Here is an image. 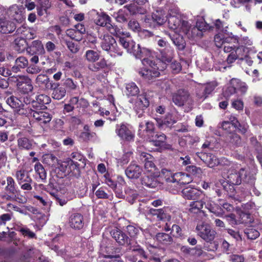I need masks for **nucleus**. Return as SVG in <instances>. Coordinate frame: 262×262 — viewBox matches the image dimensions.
I'll return each mask as SVG.
<instances>
[{
  "label": "nucleus",
  "mask_w": 262,
  "mask_h": 262,
  "mask_svg": "<svg viewBox=\"0 0 262 262\" xmlns=\"http://www.w3.org/2000/svg\"><path fill=\"white\" fill-rule=\"evenodd\" d=\"M227 182L235 185H238L243 182L253 187L255 184V178L249 168H242L238 171L229 173Z\"/></svg>",
  "instance_id": "obj_1"
},
{
  "label": "nucleus",
  "mask_w": 262,
  "mask_h": 262,
  "mask_svg": "<svg viewBox=\"0 0 262 262\" xmlns=\"http://www.w3.org/2000/svg\"><path fill=\"white\" fill-rule=\"evenodd\" d=\"M100 44L102 50L106 51L112 57L120 56L123 54V51L118 46L115 39L112 35L104 34Z\"/></svg>",
  "instance_id": "obj_2"
},
{
  "label": "nucleus",
  "mask_w": 262,
  "mask_h": 262,
  "mask_svg": "<svg viewBox=\"0 0 262 262\" xmlns=\"http://www.w3.org/2000/svg\"><path fill=\"white\" fill-rule=\"evenodd\" d=\"M94 21L98 26L105 27L107 31L114 36H120L122 34L121 29L117 25L112 24L111 18L104 12L98 13Z\"/></svg>",
  "instance_id": "obj_3"
},
{
  "label": "nucleus",
  "mask_w": 262,
  "mask_h": 262,
  "mask_svg": "<svg viewBox=\"0 0 262 262\" xmlns=\"http://www.w3.org/2000/svg\"><path fill=\"white\" fill-rule=\"evenodd\" d=\"M129 102L133 104V109L139 118L142 117L150 104L149 98L146 93L138 95L135 99H130Z\"/></svg>",
  "instance_id": "obj_4"
},
{
  "label": "nucleus",
  "mask_w": 262,
  "mask_h": 262,
  "mask_svg": "<svg viewBox=\"0 0 262 262\" xmlns=\"http://www.w3.org/2000/svg\"><path fill=\"white\" fill-rule=\"evenodd\" d=\"M14 177L22 190L27 192L32 190V184L33 181L28 171L23 168L17 170L15 172Z\"/></svg>",
  "instance_id": "obj_5"
},
{
  "label": "nucleus",
  "mask_w": 262,
  "mask_h": 262,
  "mask_svg": "<svg viewBox=\"0 0 262 262\" xmlns=\"http://www.w3.org/2000/svg\"><path fill=\"white\" fill-rule=\"evenodd\" d=\"M154 52L150 49L142 47L140 45L137 44L134 47L132 54L138 59L141 60L142 63L144 66H147L148 64H153Z\"/></svg>",
  "instance_id": "obj_6"
},
{
  "label": "nucleus",
  "mask_w": 262,
  "mask_h": 262,
  "mask_svg": "<svg viewBox=\"0 0 262 262\" xmlns=\"http://www.w3.org/2000/svg\"><path fill=\"white\" fill-rule=\"evenodd\" d=\"M27 53L32 56L30 61L32 63L36 64L39 62L38 56L45 53V50L42 42L40 40H35L28 44L27 48Z\"/></svg>",
  "instance_id": "obj_7"
},
{
  "label": "nucleus",
  "mask_w": 262,
  "mask_h": 262,
  "mask_svg": "<svg viewBox=\"0 0 262 262\" xmlns=\"http://www.w3.org/2000/svg\"><path fill=\"white\" fill-rule=\"evenodd\" d=\"M6 102L18 114L26 116H29L31 108L26 107L25 104L17 97L12 95L7 99Z\"/></svg>",
  "instance_id": "obj_8"
},
{
  "label": "nucleus",
  "mask_w": 262,
  "mask_h": 262,
  "mask_svg": "<svg viewBox=\"0 0 262 262\" xmlns=\"http://www.w3.org/2000/svg\"><path fill=\"white\" fill-rule=\"evenodd\" d=\"M164 179L166 182L177 183L183 185L188 184L192 181V179L189 174L177 172L172 174L169 171H167V174Z\"/></svg>",
  "instance_id": "obj_9"
},
{
  "label": "nucleus",
  "mask_w": 262,
  "mask_h": 262,
  "mask_svg": "<svg viewBox=\"0 0 262 262\" xmlns=\"http://www.w3.org/2000/svg\"><path fill=\"white\" fill-rule=\"evenodd\" d=\"M195 229L198 235L204 241H212L216 235V232L208 224H198Z\"/></svg>",
  "instance_id": "obj_10"
},
{
  "label": "nucleus",
  "mask_w": 262,
  "mask_h": 262,
  "mask_svg": "<svg viewBox=\"0 0 262 262\" xmlns=\"http://www.w3.org/2000/svg\"><path fill=\"white\" fill-rule=\"evenodd\" d=\"M147 68H144L139 71V74L145 80H152L154 79L159 76L160 73L159 71V68L155 61L153 64H148Z\"/></svg>",
  "instance_id": "obj_11"
},
{
  "label": "nucleus",
  "mask_w": 262,
  "mask_h": 262,
  "mask_svg": "<svg viewBox=\"0 0 262 262\" xmlns=\"http://www.w3.org/2000/svg\"><path fill=\"white\" fill-rule=\"evenodd\" d=\"M167 137L166 135L159 132H156L154 135H151L146 140L151 143V144L159 148L169 149L171 145L166 143Z\"/></svg>",
  "instance_id": "obj_12"
},
{
  "label": "nucleus",
  "mask_w": 262,
  "mask_h": 262,
  "mask_svg": "<svg viewBox=\"0 0 262 262\" xmlns=\"http://www.w3.org/2000/svg\"><path fill=\"white\" fill-rule=\"evenodd\" d=\"M18 91L23 94H28L33 89L31 79L26 76H20L15 81Z\"/></svg>",
  "instance_id": "obj_13"
},
{
  "label": "nucleus",
  "mask_w": 262,
  "mask_h": 262,
  "mask_svg": "<svg viewBox=\"0 0 262 262\" xmlns=\"http://www.w3.org/2000/svg\"><path fill=\"white\" fill-rule=\"evenodd\" d=\"M29 115L32 116L39 125L42 126L49 123L52 119V115L43 111L33 110L31 108Z\"/></svg>",
  "instance_id": "obj_14"
},
{
  "label": "nucleus",
  "mask_w": 262,
  "mask_h": 262,
  "mask_svg": "<svg viewBox=\"0 0 262 262\" xmlns=\"http://www.w3.org/2000/svg\"><path fill=\"white\" fill-rule=\"evenodd\" d=\"M112 237L120 246L130 245V238L121 229L115 228L110 231Z\"/></svg>",
  "instance_id": "obj_15"
},
{
  "label": "nucleus",
  "mask_w": 262,
  "mask_h": 262,
  "mask_svg": "<svg viewBox=\"0 0 262 262\" xmlns=\"http://www.w3.org/2000/svg\"><path fill=\"white\" fill-rule=\"evenodd\" d=\"M116 133L123 140L130 142L134 141L135 135L127 126L122 123L116 126Z\"/></svg>",
  "instance_id": "obj_16"
},
{
  "label": "nucleus",
  "mask_w": 262,
  "mask_h": 262,
  "mask_svg": "<svg viewBox=\"0 0 262 262\" xmlns=\"http://www.w3.org/2000/svg\"><path fill=\"white\" fill-rule=\"evenodd\" d=\"M189 97L188 91L180 89L172 94V100L175 105L182 106L188 101Z\"/></svg>",
  "instance_id": "obj_17"
},
{
  "label": "nucleus",
  "mask_w": 262,
  "mask_h": 262,
  "mask_svg": "<svg viewBox=\"0 0 262 262\" xmlns=\"http://www.w3.org/2000/svg\"><path fill=\"white\" fill-rule=\"evenodd\" d=\"M24 11V8L22 6H18L17 5H13L9 8L7 13L9 17L17 22L21 23L25 19L23 15Z\"/></svg>",
  "instance_id": "obj_18"
},
{
  "label": "nucleus",
  "mask_w": 262,
  "mask_h": 262,
  "mask_svg": "<svg viewBox=\"0 0 262 262\" xmlns=\"http://www.w3.org/2000/svg\"><path fill=\"white\" fill-rule=\"evenodd\" d=\"M145 124V128H144L143 124L141 123L139 124L138 135L142 139L146 140L151 135H154L156 131L155 124L152 122L146 121Z\"/></svg>",
  "instance_id": "obj_19"
},
{
  "label": "nucleus",
  "mask_w": 262,
  "mask_h": 262,
  "mask_svg": "<svg viewBox=\"0 0 262 262\" xmlns=\"http://www.w3.org/2000/svg\"><path fill=\"white\" fill-rule=\"evenodd\" d=\"M69 224L71 228L75 230H81L84 226L83 215L79 213H72L69 217Z\"/></svg>",
  "instance_id": "obj_20"
},
{
  "label": "nucleus",
  "mask_w": 262,
  "mask_h": 262,
  "mask_svg": "<svg viewBox=\"0 0 262 262\" xmlns=\"http://www.w3.org/2000/svg\"><path fill=\"white\" fill-rule=\"evenodd\" d=\"M229 220L231 224L238 225L241 224H246L251 223V215L249 213L242 212L239 214V216L236 218V215L231 213L228 215Z\"/></svg>",
  "instance_id": "obj_21"
},
{
  "label": "nucleus",
  "mask_w": 262,
  "mask_h": 262,
  "mask_svg": "<svg viewBox=\"0 0 262 262\" xmlns=\"http://www.w3.org/2000/svg\"><path fill=\"white\" fill-rule=\"evenodd\" d=\"M51 101L50 97L45 94H39L36 96L33 102V108L37 110L47 109L46 105L49 104Z\"/></svg>",
  "instance_id": "obj_22"
},
{
  "label": "nucleus",
  "mask_w": 262,
  "mask_h": 262,
  "mask_svg": "<svg viewBox=\"0 0 262 262\" xmlns=\"http://www.w3.org/2000/svg\"><path fill=\"white\" fill-rule=\"evenodd\" d=\"M88 68L92 72L103 71L106 73V71L110 68V64L107 63L104 58H102L99 61L89 64Z\"/></svg>",
  "instance_id": "obj_23"
},
{
  "label": "nucleus",
  "mask_w": 262,
  "mask_h": 262,
  "mask_svg": "<svg viewBox=\"0 0 262 262\" xmlns=\"http://www.w3.org/2000/svg\"><path fill=\"white\" fill-rule=\"evenodd\" d=\"M140 160L144 164V168L148 172L155 170L156 166L153 162V157L149 154L142 152L140 155Z\"/></svg>",
  "instance_id": "obj_24"
},
{
  "label": "nucleus",
  "mask_w": 262,
  "mask_h": 262,
  "mask_svg": "<svg viewBox=\"0 0 262 262\" xmlns=\"http://www.w3.org/2000/svg\"><path fill=\"white\" fill-rule=\"evenodd\" d=\"M181 193L184 199L189 200H199L203 195L201 191L194 188H185Z\"/></svg>",
  "instance_id": "obj_25"
},
{
  "label": "nucleus",
  "mask_w": 262,
  "mask_h": 262,
  "mask_svg": "<svg viewBox=\"0 0 262 262\" xmlns=\"http://www.w3.org/2000/svg\"><path fill=\"white\" fill-rule=\"evenodd\" d=\"M151 20L153 27H160L163 25L167 20L165 11L162 10H156L151 14Z\"/></svg>",
  "instance_id": "obj_26"
},
{
  "label": "nucleus",
  "mask_w": 262,
  "mask_h": 262,
  "mask_svg": "<svg viewBox=\"0 0 262 262\" xmlns=\"http://www.w3.org/2000/svg\"><path fill=\"white\" fill-rule=\"evenodd\" d=\"M142 172V168L137 164L133 163H131L125 169V174L129 179H138Z\"/></svg>",
  "instance_id": "obj_27"
},
{
  "label": "nucleus",
  "mask_w": 262,
  "mask_h": 262,
  "mask_svg": "<svg viewBox=\"0 0 262 262\" xmlns=\"http://www.w3.org/2000/svg\"><path fill=\"white\" fill-rule=\"evenodd\" d=\"M15 34L20 35V37H23L26 39H32L35 36L34 31L25 25H23L18 27L16 30Z\"/></svg>",
  "instance_id": "obj_28"
},
{
  "label": "nucleus",
  "mask_w": 262,
  "mask_h": 262,
  "mask_svg": "<svg viewBox=\"0 0 262 262\" xmlns=\"http://www.w3.org/2000/svg\"><path fill=\"white\" fill-rule=\"evenodd\" d=\"M36 83L40 88L46 90L53 89L55 83L51 81L47 75L39 74L36 78Z\"/></svg>",
  "instance_id": "obj_29"
},
{
  "label": "nucleus",
  "mask_w": 262,
  "mask_h": 262,
  "mask_svg": "<svg viewBox=\"0 0 262 262\" xmlns=\"http://www.w3.org/2000/svg\"><path fill=\"white\" fill-rule=\"evenodd\" d=\"M169 36L177 50L183 51L185 49L186 41L182 35L174 33L173 34H169Z\"/></svg>",
  "instance_id": "obj_30"
},
{
  "label": "nucleus",
  "mask_w": 262,
  "mask_h": 262,
  "mask_svg": "<svg viewBox=\"0 0 262 262\" xmlns=\"http://www.w3.org/2000/svg\"><path fill=\"white\" fill-rule=\"evenodd\" d=\"M36 4L37 13L39 16L47 14L48 9L51 6V0H34Z\"/></svg>",
  "instance_id": "obj_31"
},
{
  "label": "nucleus",
  "mask_w": 262,
  "mask_h": 262,
  "mask_svg": "<svg viewBox=\"0 0 262 262\" xmlns=\"http://www.w3.org/2000/svg\"><path fill=\"white\" fill-rule=\"evenodd\" d=\"M17 146L20 150H30L34 147L33 139L26 137H21L17 140Z\"/></svg>",
  "instance_id": "obj_32"
},
{
  "label": "nucleus",
  "mask_w": 262,
  "mask_h": 262,
  "mask_svg": "<svg viewBox=\"0 0 262 262\" xmlns=\"http://www.w3.org/2000/svg\"><path fill=\"white\" fill-rule=\"evenodd\" d=\"M142 185L149 188H154L160 185L158 178L152 174L145 175L141 178Z\"/></svg>",
  "instance_id": "obj_33"
},
{
  "label": "nucleus",
  "mask_w": 262,
  "mask_h": 262,
  "mask_svg": "<svg viewBox=\"0 0 262 262\" xmlns=\"http://www.w3.org/2000/svg\"><path fill=\"white\" fill-rule=\"evenodd\" d=\"M210 156V157H209L206 164L210 168H213L219 165L227 166H229L230 165V162L225 158L219 160L212 154H211Z\"/></svg>",
  "instance_id": "obj_34"
},
{
  "label": "nucleus",
  "mask_w": 262,
  "mask_h": 262,
  "mask_svg": "<svg viewBox=\"0 0 262 262\" xmlns=\"http://www.w3.org/2000/svg\"><path fill=\"white\" fill-rule=\"evenodd\" d=\"M62 85L65 88L66 92H75L79 89L78 83L71 78H67L62 80Z\"/></svg>",
  "instance_id": "obj_35"
},
{
  "label": "nucleus",
  "mask_w": 262,
  "mask_h": 262,
  "mask_svg": "<svg viewBox=\"0 0 262 262\" xmlns=\"http://www.w3.org/2000/svg\"><path fill=\"white\" fill-rule=\"evenodd\" d=\"M16 27L14 22L5 19L0 23V32L3 34L10 33L15 31Z\"/></svg>",
  "instance_id": "obj_36"
},
{
  "label": "nucleus",
  "mask_w": 262,
  "mask_h": 262,
  "mask_svg": "<svg viewBox=\"0 0 262 262\" xmlns=\"http://www.w3.org/2000/svg\"><path fill=\"white\" fill-rule=\"evenodd\" d=\"M124 93L126 96L129 98L140 95V90L137 84L135 82H132L126 83Z\"/></svg>",
  "instance_id": "obj_37"
},
{
  "label": "nucleus",
  "mask_w": 262,
  "mask_h": 262,
  "mask_svg": "<svg viewBox=\"0 0 262 262\" xmlns=\"http://www.w3.org/2000/svg\"><path fill=\"white\" fill-rule=\"evenodd\" d=\"M123 35V33L122 31V34L120 36H115L116 37H119V42L122 46V47L127 50L128 52L132 53L134 47L136 45L135 41L129 39L125 37H121V36Z\"/></svg>",
  "instance_id": "obj_38"
},
{
  "label": "nucleus",
  "mask_w": 262,
  "mask_h": 262,
  "mask_svg": "<svg viewBox=\"0 0 262 262\" xmlns=\"http://www.w3.org/2000/svg\"><path fill=\"white\" fill-rule=\"evenodd\" d=\"M68 169L70 177L78 178L80 176L79 164L73 160H68Z\"/></svg>",
  "instance_id": "obj_39"
},
{
  "label": "nucleus",
  "mask_w": 262,
  "mask_h": 262,
  "mask_svg": "<svg viewBox=\"0 0 262 262\" xmlns=\"http://www.w3.org/2000/svg\"><path fill=\"white\" fill-rule=\"evenodd\" d=\"M29 64L28 59L25 56H19L15 61V64L12 68V71L17 73L20 69L27 67Z\"/></svg>",
  "instance_id": "obj_40"
},
{
  "label": "nucleus",
  "mask_w": 262,
  "mask_h": 262,
  "mask_svg": "<svg viewBox=\"0 0 262 262\" xmlns=\"http://www.w3.org/2000/svg\"><path fill=\"white\" fill-rule=\"evenodd\" d=\"M131 15L145 14L146 9L144 6H140L135 4H130L124 6Z\"/></svg>",
  "instance_id": "obj_41"
},
{
  "label": "nucleus",
  "mask_w": 262,
  "mask_h": 262,
  "mask_svg": "<svg viewBox=\"0 0 262 262\" xmlns=\"http://www.w3.org/2000/svg\"><path fill=\"white\" fill-rule=\"evenodd\" d=\"M69 163L68 160L63 161L59 164L58 167L55 169L56 176L59 178H63L69 175L68 169Z\"/></svg>",
  "instance_id": "obj_42"
},
{
  "label": "nucleus",
  "mask_w": 262,
  "mask_h": 262,
  "mask_svg": "<svg viewBox=\"0 0 262 262\" xmlns=\"http://www.w3.org/2000/svg\"><path fill=\"white\" fill-rule=\"evenodd\" d=\"M6 181L7 185L5 188L6 192L9 194H18L19 190L13 178L10 176L7 177Z\"/></svg>",
  "instance_id": "obj_43"
},
{
  "label": "nucleus",
  "mask_w": 262,
  "mask_h": 262,
  "mask_svg": "<svg viewBox=\"0 0 262 262\" xmlns=\"http://www.w3.org/2000/svg\"><path fill=\"white\" fill-rule=\"evenodd\" d=\"M159 52L161 60L163 62L168 63L171 62L173 58V51L170 46L160 49Z\"/></svg>",
  "instance_id": "obj_44"
},
{
  "label": "nucleus",
  "mask_w": 262,
  "mask_h": 262,
  "mask_svg": "<svg viewBox=\"0 0 262 262\" xmlns=\"http://www.w3.org/2000/svg\"><path fill=\"white\" fill-rule=\"evenodd\" d=\"M52 92V97L54 99L60 100L62 99L66 95V91L63 86H59V83H55L54 85Z\"/></svg>",
  "instance_id": "obj_45"
},
{
  "label": "nucleus",
  "mask_w": 262,
  "mask_h": 262,
  "mask_svg": "<svg viewBox=\"0 0 262 262\" xmlns=\"http://www.w3.org/2000/svg\"><path fill=\"white\" fill-rule=\"evenodd\" d=\"M28 45L26 39L23 37H17L14 41V49L19 53L27 51Z\"/></svg>",
  "instance_id": "obj_46"
},
{
  "label": "nucleus",
  "mask_w": 262,
  "mask_h": 262,
  "mask_svg": "<svg viewBox=\"0 0 262 262\" xmlns=\"http://www.w3.org/2000/svg\"><path fill=\"white\" fill-rule=\"evenodd\" d=\"M157 121L159 127H162L164 125L166 127H170L176 122L173 115L170 113H168L163 119H159Z\"/></svg>",
  "instance_id": "obj_47"
},
{
  "label": "nucleus",
  "mask_w": 262,
  "mask_h": 262,
  "mask_svg": "<svg viewBox=\"0 0 262 262\" xmlns=\"http://www.w3.org/2000/svg\"><path fill=\"white\" fill-rule=\"evenodd\" d=\"M69 103L74 107L76 105L77 108L82 107L83 108H85L89 105V102L85 99L81 98L79 99L78 97H73L71 98L69 101Z\"/></svg>",
  "instance_id": "obj_48"
},
{
  "label": "nucleus",
  "mask_w": 262,
  "mask_h": 262,
  "mask_svg": "<svg viewBox=\"0 0 262 262\" xmlns=\"http://www.w3.org/2000/svg\"><path fill=\"white\" fill-rule=\"evenodd\" d=\"M230 84L236 86V92H240L242 94H244L247 91L248 86L245 82L241 81L239 79L236 78H232Z\"/></svg>",
  "instance_id": "obj_49"
},
{
  "label": "nucleus",
  "mask_w": 262,
  "mask_h": 262,
  "mask_svg": "<svg viewBox=\"0 0 262 262\" xmlns=\"http://www.w3.org/2000/svg\"><path fill=\"white\" fill-rule=\"evenodd\" d=\"M156 238L162 244L170 245L173 242L172 237L166 233L159 232L156 234Z\"/></svg>",
  "instance_id": "obj_50"
},
{
  "label": "nucleus",
  "mask_w": 262,
  "mask_h": 262,
  "mask_svg": "<svg viewBox=\"0 0 262 262\" xmlns=\"http://www.w3.org/2000/svg\"><path fill=\"white\" fill-rule=\"evenodd\" d=\"M14 229L18 232H19L24 236H27L29 238H36V236L35 233L31 231L29 228L27 227H22L20 226H16L14 227Z\"/></svg>",
  "instance_id": "obj_51"
},
{
  "label": "nucleus",
  "mask_w": 262,
  "mask_h": 262,
  "mask_svg": "<svg viewBox=\"0 0 262 262\" xmlns=\"http://www.w3.org/2000/svg\"><path fill=\"white\" fill-rule=\"evenodd\" d=\"M244 234L248 239H255L259 236V232L253 226H250L244 230Z\"/></svg>",
  "instance_id": "obj_52"
},
{
  "label": "nucleus",
  "mask_w": 262,
  "mask_h": 262,
  "mask_svg": "<svg viewBox=\"0 0 262 262\" xmlns=\"http://www.w3.org/2000/svg\"><path fill=\"white\" fill-rule=\"evenodd\" d=\"M104 182L110 187H111L116 193H119V189L117 188V184L116 181H113L108 172L104 175Z\"/></svg>",
  "instance_id": "obj_53"
},
{
  "label": "nucleus",
  "mask_w": 262,
  "mask_h": 262,
  "mask_svg": "<svg viewBox=\"0 0 262 262\" xmlns=\"http://www.w3.org/2000/svg\"><path fill=\"white\" fill-rule=\"evenodd\" d=\"M170 233H173V236L179 238L181 239H185L186 237L184 233L183 232L182 228L177 224H173L171 226V231Z\"/></svg>",
  "instance_id": "obj_54"
},
{
  "label": "nucleus",
  "mask_w": 262,
  "mask_h": 262,
  "mask_svg": "<svg viewBox=\"0 0 262 262\" xmlns=\"http://www.w3.org/2000/svg\"><path fill=\"white\" fill-rule=\"evenodd\" d=\"M204 204L205 202L202 200H195L190 203L189 210L191 212L197 213L203 208Z\"/></svg>",
  "instance_id": "obj_55"
},
{
  "label": "nucleus",
  "mask_w": 262,
  "mask_h": 262,
  "mask_svg": "<svg viewBox=\"0 0 262 262\" xmlns=\"http://www.w3.org/2000/svg\"><path fill=\"white\" fill-rule=\"evenodd\" d=\"M34 169L36 174L38 175L39 178L42 181L46 179L47 172L43 166L40 163L37 162L35 164L34 166Z\"/></svg>",
  "instance_id": "obj_56"
},
{
  "label": "nucleus",
  "mask_w": 262,
  "mask_h": 262,
  "mask_svg": "<svg viewBox=\"0 0 262 262\" xmlns=\"http://www.w3.org/2000/svg\"><path fill=\"white\" fill-rule=\"evenodd\" d=\"M226 140L230 143L236 146L239 145L241 142V137L234 132L227 134Z\"/></svg>",
  "instance_id": "obj_57"
},
{
  "label": "nucleus",
  "mask_w": 262,
  "mask_h": 262,
  "mask_svg": "<svg viewBox=\"0 0 262 262\" xmlns=\"http://www.w3.org/2000/svg\"><path fill=\"white\" fill-rule=\"evenodd\" d=\"M242 51H244V48L243 46H241V48H237L235 52H232L230 53L227 58V63L228 64L232 63L236 59L240 58L239 52Z\"/></svg>",
  "instance_id": "obj_58"
},
{
  "label": "nucleus",
  "mask_w": 262,
  "mask_h": 262,
  "mask_svg": "<svg viewBox=\"0 0 262 262\" xmlns=\"http://www.w3.org/2000/svg\"><path fill=\"white\" fill-rule=\"evenodd\" d=\"M66 35L71 39L80 41L83 39V35L76 31L74 29H69L66 31Z\"/></svg>",
  "instance_id": "obj_59"
},
{
  "label": "nucleus",
  "mask_w": 262,
  "mask_h": 262,
  "mask_svg": "<svg viewBox=\"0 0 262 262\" xmlns=\"http://www.w3.org/2000/svg\"><path fill=\"white\" fill-rule=\"evenodd\" d=\"M85 56L86 60L91 63L98 61L100 57L99 53L92 50L86 51Z\"/></svg>",
  "instance_id": "obj_60"
},
{
  "label": "nucleus",
  "mask_w": 262,
  "mask_h": 262,
  "mask_svg": "<svg viewBox=\"0 0 262 262\" xmlns=\"http://www.w3.org/2000/svg\"><path fill=\"white\" fill-rule=\"evenodd\" d=\"M181 20L174 16H170L168 19V27L170 29L175 30L180 25Z\"/></svg>",
  "instance_id": "obj_61"
},
{
  "label": "nucleus",
  "mask_w": 262,
  "mask_h": 262,
  "mask_svg": "<svg viewBox=\"0 0 262 262\" xmlns=\"http://www.w3.org/2000/svg\"><path fill=\"white\" fill-rule=\"evenodd\" d=\"M205 242L203 245V249L208 251L214 252L218 248V243L214 240L212 241H204Z\"/></svg>",
  "instance_id": "obj_62"
},
{
  "label": "nucleus",
  "mask_w": 262,
  "mask_h": 262,
  "mask_svg": "<svg viewBox=\"0 0 262 262\" xmlns=\"http://www.w3.org/2000/svg\"><path fill=\"white\" fill-rule=\"evenodd\" d=\"M234 185H235L228 182H226L225 184H223L224 190L227 192V195L230 198L234 197L236 193Z\"/></svg>",
  "instance_id": "obj_63"
},
{
  "label": "nucleus",
  "mask_w": 262,
  "mask_h": 262,
  "mask_svg": "<svg viewBox=\"0 0 262 262\" xmlns=\"http://www.w3.org/2000/svg\"><path fill=\"white\" fill-rule=\"evenodd\" d=\"M59 187L54 180H50V182L47 185V192L49 193L51 195L56 194L59 191Z\"/></svg>",
  "instance_id": "obj_64"
}]
</instances>
